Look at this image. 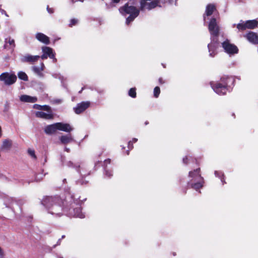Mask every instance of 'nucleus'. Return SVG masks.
I'll list each match as a JSON object with an SVG mask.
<instances>
[{"mask_svg": "<svg viewBox=\"0 0 258 258\" xmlns=\"http://www.w3.org/2000/svg\"><path fill=\"white\" fill-rule=\"evenodd\" d=\"M12 145V142L11 140H5L3 141L2 145L1 146L2 150H9Z\"/></svg>", "mask_w": 258, "mask_h": 258, "instance_id": "5701e85b", "label": "nucleus"}, {"mask_svg": "<svg viewBox=\"0 0 258 258\" xmlns=\"http://www.w3.org/2000/svg\"><path fill=\"white\" fill-rule=\"evenodd\" d=\"M105 174L107 176L110 177L112 175V171L105 168Z\"/></svg>", "mask_w": 258, "mask_h": 258, "instance_id": "7c9ffc66", "label": "nucleus"}, {"mask_svg": "<svg viewBox=\"0 0 258 258\" xmlns=\"http://www.w3.org/2000/svg\"><path fill=\"white\" fill-rule=\"evenodd\" d=\"M160 93V89L159 87H156L154 89V96L155 97L157 98Z\"/></svg>", "mask_w": 258, "mask_h": 258, "instance_id": "cd10ccee", "label": "nucleus"}, {"mask_svg": "<svg viewBox=\"0 0 258 258\" xmlns=\"http://www.w3.org/2000/svg\"><path fill=\"white\" fill-rule=\"evenodd\" d=\"M59 140L62 144H67L72 142L73 138L70 135L62 136L59 137Z\"/></svg>", "mask_w": 258, "mask_h": 258, "instance_id": "aec40b11", "label": "nucleus"}, {"mask_svg": "<svg viewBox=\"0 0 258 258\" xmlns=\"http://www.w3.org/2000/svg\"><path fill=\"white\" fill-rule=\"evenodd\" d=\"M40 58L39 55H32L29 54H26L23 56L21 58V61L24 62H29L30 63H34L38 61Z\"/></svg>", "mask_w": 258, "mask_h": 258, "instance_id": "f8f14e48", "label": "nucleus"}, {"mask_svg": "<svg viewBox=\"0 0 258 258\" xmlns=\"http://www.w3.org/2000/svg\"><path fill=\"white\" fill-rule=\"evenodd\" d=\"M28 154L33 158L36 159V156L35 155V151L33 149H29L28 150Z\"/></svg>", "mask_w": 258, "mask_h": 258, "instance_id": "c85d7f7f", "label": "nucleus"}, {"mask_svg": "<svg viewBox=\"0 0 258 258\" xmlns=\"http://www.w3.org/2000/svg\"><path fill=\"white\" fill-rule=\"evenodd\" d=\"M57 131L56 123L48 125L44 128V132L46 134L51 135L54 134Z\"/></svg>", "mask_w": 258, "mask_h": 258, "instance_id": "dca6fc26", "label": "nucleus"}, {"mask_svg": "<svg viewBox=\"0 0 258 258\" xmlns=\"http://www.w3.org/2000/svg\"><path fill=\"white\" fill-rule=\"evenodd\" d=\"M71 1H72V2L73 3H75V2H78V1H78V0H71Z\"/></svg>", "mask_w": 258, "mask_h": 258, "instance_id": "37998d69", "label": "nucleus"}, {"mask_svg": "<svg viewBox=\"0 0 258 258\" xmlns=\"http://www.w3.org/2000/svg\"><path fill=\"white\" fill-rule=\"evenodd\" d=\"M36 38L44 44H48L49 43V37L42 33H37L36 34Z\"/></svg>", "mask_w": 258, "mask_h": 258, "instance_id": "f3484780", "label": "nucleus"}, {"mask_svg": "<svg viewBox=\"0 0 258 258\" xmlns=\"http://www.w3.org/2000/svg\"><path fill=\"white\" fill-rule=\"evenodd\" d=\"M46 161H47V159H46V157H45V159H44V162H46Z\"/></svg>", "mask_w": 258, "mask_h": 258, "instance_id": "a18cd8bd", "label": "nucleus"}, {"mask_svg": "<svg viewBox=\"0 0 258 258\" xmlns=\"http://www.w3.org/2000/svg\"><path fill=\"white\" fill-rule=\"evenodd\" d=\"M110 163V159H107L104 161L105 164Z\"/></svg>", "mask_w": 258, "mask_h": 258, "instance_id": "4c0bfd02", "label": "nucleus"}, {"mask_svg": "<svg viewBox=\"0 0 258 258\" xmlns=\"http://www.w3.org/2000/svg\"><path fill=\"white\" fill-rule=\"evenodd\" d=\"M41 67L40 68L33 66L32 68V71L36 74L38 76L42 77L43 76V74L42 73V71H43L44 68V64L43 62L41 63Z\"/></svg>", "mask_w": 258, "mask_h": 258, "instance_id": "412c9836", "label": "nucleus"}, {"mask_svg": "<svg viewBox=\"0 0 258 258\" xmlns=\"http://www.w3.org/2000/svg\"><path fill=\"white\" fill-rule=\"evenodd\" d=\"M90 105V102L89 101H83L78 103L75 107H74L73 109L76 114H79L87 109Z\"/></svg>", "mask_w": 258, "mask_h": 258, "instance_id": "9b49d317", "label": "nucleus"}, {"mask_svg": "<svg viewBox=\"0 0 258 258\" xmlns=\"http://www.w3.org/2000/svg\"><path fill=\"white\" fill-rule=\"evenodd\" d=\"M145 124H148V122H145Z\"/></svg>", "mask_w": 258, "mask_h": 258, "instance_id": "3c124183", "label": "nucleus"}, {"mask_svg": "<svg viewBox=\"0 0 258 258\" xmlns=\"http://www.w3.org/2000/svg\"><path fill=\"white\" fill-rule=\"evenodd\" d=\"M2 136V128H1V127L0 126V137H1Z\"/></svg>", "mask_w": 258, "mask_h": 258, "instance_id": "c03bdc74", "label": "nucleus"}, {"mask_svg": "<svg viewBox=\"0 0 258 258\" xmlns=\"http://www.w3.org/2000/svg\"><path fill=\"white\" fill-rule=\"evenodd\" d=\"M128 95L132 98H135L136 97V89L135 88L130 89L128 91Z\"/></svg>", "mask_w": 258, "mask_h": 258, "instance_id": "bb28decb", "label": "nucleus"}, {"mask_svg": "<svg viewBox=\"0 0 258 258\" xmlns=\"http://www.w3.org/2000/svg\"><path fill=\"white\" fill-rule=\"evenodd\" d=\"M138 141V139L137 138H134L132 140V141H131L132 143H136Z\"/></svg>", "mask_w": 258, "mask_h": 258, "instance_id": "58836bf2", "label": "nucleus"}, {"mask_svg": "<svg viewBox=\"0 0 258 258\" xmlns=\"http://www.w3.org/2000/svg\"><path fill=\"white\" fill-rule=\"evenodd\" d=\"M68 214L70 216L79 217L80 218L85 217V215L82 212L80 206L75 203L72 204V207L69 209Z\"/></svg>", "mask_w": 258, "mask_h": 258, "instance_id": "1a4fd4ad", "label": "nucleus"}, {"mask_svg": "<svg viewBox=\"0 0 258 258\" xmlns=\"http://www.w3.org/2000/svg\"><path fill=\"white\" fill-rule=\"evenodd\" d=\"M208 29L211 35V41L208 45L209 55L211 57H214L217 53V50L220 46V43L218 41L220 28L217 24L216 18H212L210 20Z\"/></svg>", "mask_w": 258, "mask_h": 258, "instance_id": "f257e3e1", "label": "nucleus"}, {"mask_svg": "<svg viewBox=\"0 0 258 258\" xmlns=\"http://www.w3.org/2000/svg\"><path fill=\"white\" fill-rule=\"evenodd\" d=\"M47 10L49 14H52L53 13V10L52 8H49L48 7L47 8Z\"/></svg>", "mask_w": 258, "mask_h": 258, "instance_id": "f704fd0d", "label": "nucleus"}, {"mask_svg": "<svg viewBox=\"0 0 258 258\" xmlns=\"http://www.w3.org/2000/svg\"><path fill=\"white\" fill-rule=\"evenodd\" d=\"M79 2H83L85 0H78Z\"/></svg>", "mask_w": 258, "mask_h": 258, "instance_id": "de8ad7c7", "label": "nucleus"}, {"mask_svg": "<svg viewBox=\"0 0 258 258\" xmlns=\"http://www.w3.org/2000/svg\"><path fill=\"white\" fill-rule=\"evenodd\" d=\"M18 76L20 79L22 80L23 81H27L28 80V76L25 72L22 71L19 72L18 73Z\"/></svg>", "mask_w": 258, "mask_h": 258, "instance_id": "393cba45", "label": "nucleus"}, {"mask_svg": "<svg viewBox=\"0 0 258 258\" xmlns=\"http://www.w3.org/2000/svg\"><path fill=\"white\" fill-rule=\"evenodd\" d=\"M229 78H223L221 79V83L211 82V87L215 93L220 95H223L226 93L227 91V86L229 83Z\"/></svg>", "mask_w": 258, "mask_h": 258, "instance_id": "39448f33", "label": "nucleus"}, {"mask_svg": "<svg viewBox=\"0 0 258 258\" xmlns=\"http://www.w3.org/2000/svg\"><path fill=\"white\" fill-rule=\"evenodd\" d=\"M77 23H78V20H77L76 19H71L70 21V23L69 24V26L70 27H72V26L75 25L76 24H77Z\"/></svg>", "mask_w": 258, "mask_h": 258, "instance_id": "2f4dec72", "label": "nucleus"}, {"mask_svg": "<svg viewBox=\"0 0 258 258\" xmlns=\"http://www.w3.org/2000/svg\"><path fill=\"white\" fill-rule=\"evenodd\" d=\"M41 202L48 213L55 216L59 217L62 215L63 212H66V209L62 208L63 202L58 197H46L43 198Z\"/></svg>", "mask_w": 258, "mask_h": 258, "instance_id": "f03ea898", "label": "nucleus"}, {"mask_svg": "<svg viewBox=\"0 0 258 258\" xmlns=\"http://www.w3.org/2000/svg\"><path fill=\"white\" fill-rule=\"evenodd\" d=\"M34 108L37 109H42L47 111V112H44L42 111H37L36 112V116L37 117L44 118L45 119H49L53 118V115L49 106L47 105L40 106L37 104H35L34 105Z\"/></svg>", "mask_w": 258, "mask_h": 258, "instance_id": "0eeeda50", "label": "nucleus"}, {"mask_svg": "<svg viewBox=\"0 0 258 258\" xmlns=\"http://www.w3.org/2000/svg\"><path fill=\"white\" fill-rule=\"evenodd\" d=\"M57 130L69 133L73 130V128L68 123L57 122Z\"/></svg>", "mask_w": 258, "mask_h": 258, "instance_id": "4468645a", "label": "nucleus"}, {"mask_svg": "<svg viewBox=\"0 0 258 258\" xmlns=\"http://www.w3.org/2000/svg\"><path fill=\"white\" fill-rule=\"evenodd\" d=\"M204 183V179L200 174V168L189 172L187 181L189 187L198 190L203 186Z\"/></svg>", "mask_w": 258, "mask_h": 258, "instance_id": "7ed1b4c3", "label": "nucleus"}, {"mask_svg": "<svg viewBox=\"0 0 258 258\" xmlns=\"http://www.w3.org/2000/svg\"><path fill=\"white\" fill-rule=\"evenodd\" d=\"M215 175L216 176H217V177H221L222 176H223V173L222 172H221V171H215Z\"/></svg>", "mask_w": 258, "mask_h": 258, "instance_id": "473e14b6", "label": "nucleus"}, {"mask_svg": "<svg viewBox=\"0 0 258 258\" xmlns=\"http://www.w3.org/2000/svg\"><path fill=\"white\" fill-rule=\"evenodd\" d=\"M40 57H41L42 59H46L48 57V56L47 54H45L43 53V54L41 56H40Z\"/></svg>", "mask_w": 258, "mask_h": 258, "instance_id": "c9c22d12", "label": "nucleus"}, {"mask_svg": "<svg viewBox=\"0 0 258 258\" xmlns=\"http://www.w3.org/2000/svg\"><path fill=\"white\" fill-rule=\"evenodd\" d=\"M64 235H63V236H62V238H64Z\"/></svg>", "mask_w": 258, "mask_h": 258, "instance_id": "603ef678", "label": "nucleus"}, {"mask_svg": "<svg viewBox=\"0 0 258 258\" xmlns=\"http://www.w3.org/2000/svg\"><path fill=\"white\" fill-rule=\"evenodd\" d=\"M237 28L239 30L243 31L246 30L247 27H246V22L244 21H242L241 23L238 24L237 25Z\"/></svg>", "mask_w": 258, "mask_h": 258, "instance_id": "a878e982", "label": "nucleus"}, {"mask_svg": "<svg viewBox=\"0 0 258 258\" xmlns=\"http://www.w3.org/2000/svg\"><path fill=\"white\" fill-rule=\"evenodd\" d=\"M17 80V76L14 74L4 73L0 75V81L4 82L5 84L10 85L14 84Z\"/></svg>", "mask_w": 258, "mask_h": 258, "instance_id": "9d476101", "label": "nucleus"}, {"mask_svg": "<svg viewBox=\"0 0 258 258\" xmlns=\"http://www.w3.org/2000/svg\"><path fill=\"white\" fill-rule=\"evenodd\" d=\"M66 165L69 167H73L76 168H78V166H76V165H74V163L71 161L67 162L66 163Z\"/></svg>", "mask_w": 258, "mask_h": 258, "instance_id": "c756f323", "label": "nucleus"}, {"mask_svg": "<svg viewBox=\"0 0 258 258\" xmlns=\"http://www.w3.org/2000/svg\"><path fill=\"white\" fill-rule=\"evenodd\" d=\"M111 1L114 3H118L120 0H111Z\"/></svg>", "mask_w": 258, "mask_h": 258, "instance_id": "ea45409f", "label": "nucleus"}, {"mask_svg": "<svg viewBox=\"0 0 258 258\" xmlns=\"http://www.w3.org/2000/svg\"><path fill=\"white\" fill-rule=\"evenodd\" d=\"M83 89H84V88H83L82 89V90H81V91H79V93H81L82 92V90H83Z\"/></svg>", "mask_w": 258, "mask_h": 258, "instance_id": "09e8293b", "label": "nucleus"}, {"mask_svg": "<svg viewBox=\"0 0 258 258\" xmlns=\"http://www.w3.org/2000/svg\"><path fill=\"white\" fill-rule=\"evenodd\" d=\"M187 158L186 157L183 158V163H184L185 164L187 163Z\"/></svg>", "mask_w": 258, "mask_h": 258, "instance_id": "e433bc0d", "label": "nucleus"}, {"mask_svg": "<svg viewBox=\"0 0 258 258\" xmlns=\"http://www.w3.org/2000/svg\"><path fill=\"white\" fill-rule=\"evenodd\" d=\"M222 46L225 52L229 55H232L238 53V49L234 44L231 43L228 40H226L222 43Z\"/></svg>", "mask_w": 258, "mask_h": 258, "instance_id": "6e6552de", "label": "nucleus"}, {"mask_svg": "<svg viewBox=\"0 0 258 258\" xmlns=\"http://www.w3.org/2000/svg\"><path fill=\"white\" fill-rule=\"evenodd\" d=\"M159 81L160 83H161V84L164 83V82L162 81V79L161 78L159 79Z\"/></svg>", "mask_w": 258, "mask_h": 258, "instance_id": "79ce46f5", "label": "nucleus"}, {"mask_svg": "<svg viewBox=\"0 0 258 258\" xmlns=\"http://www.w3.org/2000/svg\"><path fill=\"white\" fill-rule=\"evenodd\" d=\"M126 154H127V155H128V154H129V151H128V150H127V151H126Z\"/></svg>", "mask_w": 258, "mask_h": 258, "instance_id": "8fccbe9b", "label": "nucleus"}, {"mask_svg": "<svg viewBox=\"0 0 258 258\" xmlns=\"http://www.w3.org/2000/svg\"><path fill=\"white\" fill-rule=\"evenodd\" d=\"M221 181H222V182L223 183V184L224 183V181L223 180V179H221Z\"/></svg>", "mask_w": 258, "mask_h": 258, "instance_id": "49530a36", "label": "nucleus"}, {"mask_svg": "<svg viewBox=\"0 0 258 258\" xmlns=\"http://www.w3.org/2000/svg\"><path fill=\"white\" fill-rule=\"evenodd\" d=\"M64 150H65L66 151H67V152H70V149H69V148H67V147H65V148H64Z\"/></svg>", "mask_w": 258, "mask_h": 258, "instance_id": "a19ab883", "label": "nucleus"}, {"mask_svg": "<svg viewBox=\"0 0 258 258\" xmlns=\"http://www.w3.org/2000/svg\"><path fill=\"white\" fill-rule=\"evenodd\" d=\"M250 43L258 44V35L253 32H250L244 36Z\"/></svg>", "mask_w": 258, "mask_h": 258, "instance_id": "ddd939ff", "label": "nucleus"}, {"mask_svg": "<svg viewBox=\"0 0 258 258\" xmlns=\"http://www.w3.org/2000/svg\"><path fill=\"white\" fill-rule=\"evenodd\" d=\"M215 10V7L213 5L209 4L207 6L205 12V15L204 16V19L205 21L206 20V16L207 17L211 16Z\"/></svg>", "mask_w": 258, "mask_h": 258, "instance_id": "6ab92c4d", "label": "nucleus"}, {"mask_svg": "<svg viewBox=\"0 0 258 258\" xmlns=\"http://www.w3.org/2000/svg\"><path fill=\"white\" fill-rule=\"evenodd\" d=\"M169 3L171 4L172 1L168 0ZM166 2L165 0H141V10H144L145 9H147L148 10H152L156 7H161L162 6L161 4H163Z\"/></svg>", "mask_w": 258, "mask_h": 258, "instance_id": "423d86ee", "label": "nucleus"}, {"mask_svg": "<svg viewBox=\"0 0 258 258\" xmlns=\"http://www.w3.org/2000/svg\"><path fill=\"white\" fill-rule=\"evenodd\" d=\"M119 12L124 16L129 15L126 19V24L128 25L139 15L140 11L131 3H127L119 9Z\"/></svg>", "mask_w": 258, "mask_h": 258, "instance_id": "20e7f679", "label": "nucleus"}, {"mask_svg": "<svg viewBox=\"0 0 258 258\" xmlns=\"http://www.w3.org/2000/svg\"><path fill=\"white\" fill-rule=\"evenodd\" d=\"M246 27L247 29H254L258 27V22L255 20H248L245 21Z\"/></svg>", "mask_w": 258, "mask_h": 258, "instance_id": "4be33fe9", "label": "nucleus"}, {"mask_svg": "<svg viewBox=\"0 0 258 258\" xmlns=\"http://www.w3.org/2000/svg\"><path fill=\"white\" fill-rule=\"evenodd\" d=\"M42 50L43 53L47 54L48 57L50 58H52L53 62H55L56 61V59L54 58V53H53L52 48L49 47L44 46L42 47Z\"/></svg>", "mask_w": 258, "mask_h": 258, "instance_id": "2eb2a0df", "label": "nucleus"}, {"mask_svg": "<svg viewBox=\"0 0 258 258\" xmlns=\"http://www.w3.org/2000/svg\"><path fill=\"white\" fill-rule=\"evenodd\" d=\"M128 148L129 149H132L133 148V143L131 141H130L128 143Z\"/></svg>", "mask_w": 258, "mask_h": 258, "instance_id": "72a5a7b5", "label": "nucleus"}, {"mask_svg": "<svg viewBox=\"0 0 258 258\" xmlns=\"http://www.w3.org/2000/svg\"><path fill=\"white\" fill-rule=\"evenodd\" d=\"M20 100L21 101L24 102L34 103L37 101V98L36 97L22 95L20 97Z\"/></svg>", "mask_w": 258, "mask_h": 258, "instance_id": "a211bd4d", "label": "nucleus"}, {"mask_svg": "<svg viewBox=\"0 0 258 258\" xmlns=\"http://www.w3.org/2000/svg\"><path fill=\"white\" fill-rule=\"evenodd\" d=\"M5 42V48H7L8 47L14 48L15 46V40L11 37L6 38Z\"/></svg>", "mask_w": 258, "mask_h": 258, "instance_id": "b1692460", "label": "nucleus"}]
</instances>
